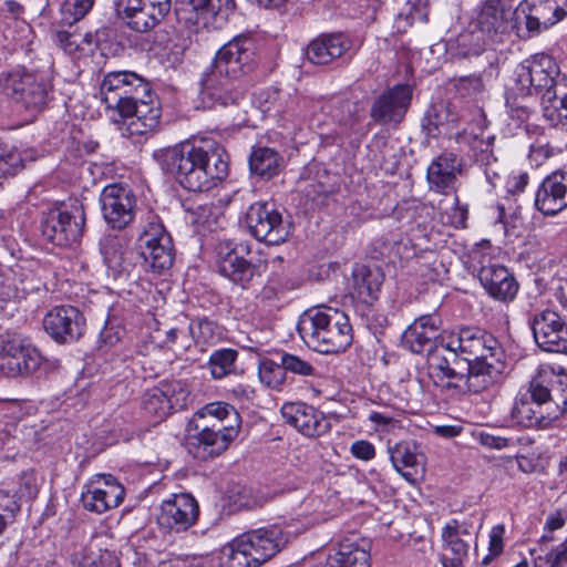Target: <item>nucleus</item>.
Returning a JSON list of instances; mask_svg holds the SVG:
<instances>
[{
	"mask_svg": "<svg viewBox=\"0 0 567 567\" xmlns=\"http://www.w3.org/2000/svg\"><path fill=\"white\" fill-rule=\"evenodd\" d=\"M213 63L245 80L258 65L256 40L246 33L234 37L216 52Z\"/></svg>",
	"mask_w": 567,
	"mask_h": 567,
	"instance_id": "nucleus-15",
	"label": "nucleus"
},
{
	"mask_svg": "<svg viewBox=\"0 0 567 567\" xmlns=\"http://www.w3.org/2000/svg\"><path fill=\"white\" fill-rule=\"evenodd\" d=\"M189 395L190 391L182 380L162 381L145 390L141 404L145 414L161 422L173 412L184 409Z\"/></svg>",
	"mask_w": 567,
	"mask_h": 567,
	"instance_id": "nucleus-14",
	"label": "nucleus"
},
{
	"mask_svg": "<svg viewBox=\"0 0 567 567\" xmlns=\"http://www.w3.org/2000/svg\"><path fill=\"white\" fill-rule=\"evenodd\" d=\"M487 42L477 29L468 25V29L447 40L446 49L453 58L466 59L481 55Z\"/></svg>",
	"mask_w": 567,
	"mask_h": 567,
	"instance_id": "nucleus-38",
	"label": "nucleus"
},
{
	"mask_svg": "<svg viewBox=\"0 0 567 567\" xmlns=\"http://www.w3.org/2000/svg\"><path fill=\"white\" fill-rule=\"evenodd\" d=\"M351 48V41L343 33H324L307 47L306 56L316 65H326L342 56Z\"/></svg>",
	"mask_w": 567,
	"mask_h": 567,
	"instance_id": "nucleus-33",
	"label": "nucleus"
},
{
	"mask_svg": "<svg viewBox=\"0 0 567 567\" xmlns=\"http://www.w3.org/2000/svg\"><path fill=\"white\" fill-rule=\"evenodd\" d=\"M195 427L207 426L218 434L230 433L231 439L238 436L240 416L236 409L226 402H212L206 404L195 414Z\"/></svg>",
	"mask_w": 567,
	"mask_h": 567,
	"instance_id": "nucleus-28",
	"label": "nucleus"
},
{
	"mask_svg": "<svg viewBox=\"0 0 567 567\" xmlns=\"http://www.w3.org/2000/svg\"><path fill=\"white\" fill-rule=\"evenodd\" d=\"M461 120L458 109L445 101L432 103L422 120L423 131L430 137L451 136Z\"/></svg>",
	"mask_w": 567,
	"mask_h": 567,
	"instance_id": "nucleus-32",
	"label": "nucleus"
},
{
	"mask_svg": "<svg viewBox=\"0 0 567 567\" xmlns=\"http://www.w3.org/2000/svg\"><path fill=\"white\" fill-rule=\"evenodd\" d=\"M279 359H281V367L286 371L287 375L290 377H300V378H308V377H315L316 375V368L315 365L293 353L289 352H281L279 353Z\"/></svg>",
	"mask_w": 567,
	"mask_h": 567,
	"instance_id": "nucleus-52",
	"label": "nucleus"
},
{
	"mask_svg": "<svg viewBox=\"0 0 567 567\" xmlns=\"http://www.w3.org/2000/svg\"><path fill=\"white\" fill-rule=\"evenodd\" d=\"M529 324L539 349L546 352H567V322L557 311H538L534 313Z\"/></svg>",
	"mask_w": 567,
	"mask_h": 567,
	"instance_id": "nucleus-20",
	"label": "nucleus"
},
{
	"mask_svg": "<svg viewBox=\"0 0 567 567\" xmlns=\"http://www.w3.org/2000/svg\"><path fill=\"white\" fill-rule=\"evenodd\" d=\"M189 333L196 342L208 343L218 334V327L208 318H197L189 323Z\"/></svg>",
	"mask_w": 567,
	"mask_h": 567,
	"instance_id": "nucleus-56",
	"label": "nucleus"
},
{
	"mask_svg": "<svg viewBox=\"0 0 567 567\" xmlns=\"http://www.w3.org/2000/svg\"><path fill=\"white\" fill-rule=\"evenodd\" d=\"M198 431L193 436V445L197 449L196 456L206 458L214 457L226 451L229 444L234 441L231 439L233 431L230 433L218 434L214 430H209L207 426L196 427Z\"/></svg>",
	"mask_w": 567,
	"mask_h": 567,
	"instance_id": "nucleus-39",
	"label": "nucleus"
},
{
	"mask_svg": "<svg viewBox=\"0 0 567 567\" xmlns=\"http://www.w3.org/2000/svg\"><path fill=\"white\" fill-rule=\"evenodd\" d=\"M52 92L53 84L42 72L17 66L0 73V94L23 112L28 121L48 106Z\"/></svg>",
	"mask_w": 567,
	"mask_h": 567,
	"instance_id": "nucleus-4",
	"label": "nucleus"
},
{
	"mask_svg": "<svg viewBox=\"0 0 567 567\" xmlns=\"http://www.w3.org/2000/svg\"><path fill=\"white\" fill-rule=\"evenodd\" d=\"M461 167V161L454 153L439 155L427 168L426 177L430 189L441 194L454 190Z\"/></svg>",
	"mask_w": 567,
	"mask_h": 567,
	"instance_id": "nucleus-34",
	"label": "nucleus"
},
{
	"mask_svg": "<svg viewBox=\"0 0 567 567\" xmlns=\"http://www.w3.org/2000/svg\"><path fill=\"white\" fill-rule=\"evenodd\" d=\"M537 389H542L544 402L548 409L558 410L557 421L567 412V374L557 375L545 383L542 379L532 380Z\"/></svg>",
	"mask_w": 567,
	"mask_h": 567,
	"instance_id": "nucleus-41",
	"label": "nucleus"
},
{
	"mask_svg": "<svg viewBox=\"0 0 567 567\" xmlns=\"http://www.w3.org/2000/svg\"><path fill=\"white\" fill-rule=\"evenodd\" d=\"M246 81L225 73L218 65L210 63L202 73L199 91L197 94V107L214 109L239 105L245 99Z\"/></svg>",
	"mask_w": 567,
	"mask_h": 567,
	"instance_id": "nucleus-5",
	"label": "nucleus"
},
{
	"mask_svg": "<svg viewBox=\"0 0 567 567\" xmlns=\"http://www.w3.org/2000/svg\"><path fill=\"white\" fill-rule=\"evenodd\" d=\"M238 351L230 348H223L210 353L208 369L214 379H223L236 371Z\"/></svg>",
	"mask_w": 567,
	"mask_h": 567,
	"instance_id": "nucleus-47",
	"label": "nucleus"
},
{
	"mask_svg": "<svg viewBox=\"0 0 567 567\" xmlns=\"http://www.w3.org/2000/svg\"><path fill=\"white\" fill-rule=\"evenodd\" d=\"M395 471L410 483H416L424 473V457L415 441H401L389 447Z\"/></svg>",
	"mask_w": 567,
	"mask_h": 567,
	"instance_id": "nucleus-31",
	"label": "nucleus"
},
{
	"mask_svg": "<svg viewBox=\"0 0 567 567\" xmlns=\"http://www.w3.org/2000/svg\"><path fill=\"white\" fill-rule=\"evenodd\" d=\"M441 538L443 547L453 555L450 559V566L462 567L474 539L472 533L465 525L460 524L456 519H451L443 527Z\"/></svg>",
	"mask_w": 567,
	"mask_h": 567,
	"instance_id": "nucleus-36",
	"label": "nucleus"
},
{
	"mask_svg": "<svg viewBox=\"0 0 567 567\" xmlns=\"http://www.w3.org/2000/svg\"><path fill=\"white\" fill-rule=\"evenodd\" d=\"M153 157L165 174L190 192H208L229 174V155L212 137L157 150Z\"/></svg>",
	"mask_w": 567,
	"mask_h": 567,
	"instance_id": "nucleus-1",
	"label": "nucleus"
},
{
	"mask_svg": "<svg viewBox=\"0 0 567 567\" xmlns=\"http://www.w3.org/2000/svg\"><path fill=\"white\" fill-rule=\"evenodd\" d=\"M477 439L482 445L495 450H503L509 444L507 437L493 435L487 432H480Z\"/></svg>",
	"mask_w": 567,
	"mask_h": 567,
	"instance_id": "nucleus-64",
	"label": "nucleus"
},
{
	"mask_svg": "<svg viewBox=\"0 0 567 567\" xmlns=\"http://www.w3.org/2000/svg\"><path fill=\"white\" fill-rule=\"evenodd\" d=\"M95 0H65L60 9L61 23L73 25L84 18L92 9Z\"/></svg>",
	"mask_w": 567,
	"mask_h": 567,
	"instance_id": "nucleus-53",
	"label": "nucleus"
},
{
	"mask_svg": "<svg viewBox=\"0 0 567 567\" xmlns=\"http://www.w3.org/2000/svg\"><path fill=\"white\" fill-rule=\"evenodd\" d=\"M219 567H259L243 535L225 545L218 556Z\"/></svg>",
	"mask_w": 567,
	"mask_h": 567,
	"instance_id": "nucleus-40",
	"label": "nucleus"
},
{
	"mask_svg": "<svg viewBox=\"0 0 567 567\" xmlns=\"http://www.w3.org/2000/svg\"><path fill=\"white\" fill-rule=\"evenodd\" d=\"M17 494H11L10 491L0 488V509L6 512L11 520L14 519L16 514L20 511Z\"/></svg>",
	"mask_w": 567,
	"mask_h": 567,
	"instance_id": "nucleus-61",
	"label": "nucleus"
},
{
	"mask_svg": "<svg viewBox=\"0 0 567 567\" xmlns=\"http://www.w3.org/2000/svg\"><path fill=\"white\" fill-rule=\"evenodd\" d=\"M514 12V30L519 38H532L545 30L540 19L536 20L535 13L525 3H520Z\"/></svg>",
	"mask_w": 567,
	"mask_h": 567,
	"instance_id": "nucleus-48",
	"label": "nucleus"
},
{
	"mask_svg": "<svg viewBox=\"0 0 567 567\" xmlns=\"http://www.w3.org/2000/svg\"><path fill=\"white\" fill-rule=\"evenodd\" d=\"M100 250L107 270L114 279L128 276L134 269L135 252L126 240L116 235H106L100 241Z\"/></svg>",
	"mask_w": 567,
	"mask_h": 567,
	"instance_id": "nucleus-29",
	"label": "nucleus"
},
{
	"mask_svg": "<svg viewBox=\"0 0 567 567\" xmlns=\"http://www.w3.org/2000/svg\"><path fill=\"white\" fill-rule=\"evenodd\" d=\"M350 452L355 458L365 462L371 461L375 456L374 445L367 440L354 441L351 444Z\"/></svg>",
	"mask_w": 567,
	"mask_h": 567,
	"instance_id": "nucleus-62",
	"label": "nucleus"
},
{
	"mask_svg": "<svg viewBox=\"0 0 567 567\" xmlns=\"http://www.w3.org/2000/svg\"><path fill=\"white\" fill-rule=\"evenodd\" d=\"M245 221L250 235L267 245H280L290 235V224L284 220L272 203H252L246 212Z\"/></svg>",
	"mask_w": 567,
	"mask_h": 567,
	"instance_id": "nucleus-12",
	"label": "nucleus"
},
{
	"mask_svg": "<svg viewBox=\"0 0 567 567\" xmlns=\"http://www.w3.org/2000/svg\"><path fill=\"white\" fill-rule=\"evenodd\" d=\"M297 330L308 348L323 354L343 352L353 340L349 317L331 307L306 310L299 317Z\"/></svg>",
	"mask_w": 567,
	"mask_h": 567,
	"instance_id": "nucleus-2",
	"label": "nucleus"
},
{
	"mask_svg": "<svg viewBox=\"0 0 567 567\" xmlns=\"http://www.w3.org/2000/svg\"><path fill=\"white\" fill-rule=\"evenodd\" d=\"M124 334L125 328L122 319L115 316H109L100 332L99 343L105 347H113L122 340Z\"/></svg>",
	"mask_w": 567,
	"mask_h": 567,
	"instance_id": "nucleus-55",
	"label": "nucleus"
},
{
	"mask_svg": "<svg viewBox=\"0 0 567 567\" xmlns=\"http://www.w3.org/2000/svg\"><path fill=\"white\" fill-rule=\"evenodd\" d=\"M162 116L161 103L150 87L145 96L136 101L131 106V110L124 112L122 118H130L128 130L133 135H145L154 132L158 125Z\"/></svg>",
	"mask_w": 567,
	"mask_h": 567,
	"instance_id": "nucleus-27",
	"label": "nucleus"
},
{
	"mask_svg": "<svg viewBox=\"0 0 567 567\" xmlns=\"http://www.w3.org/2000/svg\"><path fill=\"white\" fill-rule=\"evenodd\" d=\"M412 101L409 84H395L378 95L370 107V117L374 124H399L403 121Z\"/></svg>",
	"mask_w": 567,
	"mask_h": 567,
	"instance_id": "nucleus-22",
	"label": "nucleus"
},
{
	"mask_svg": "<svg viewBox=\"0 0 567 567\" xmlns=\"http://www.w3.org/2000/svg\"><path fill=\"white\" fill-rule=\"evenodd\" d=\"M123 485L111 474H96L81 494L83 507L90 512L102 514L117 507L124 499Z\"/></svg>",
	"mask_w": 567,
	"mask_h": 567,
	"instance_id": "nucleus-21",
	"label": "nucleus"
},
{
	"mask_svg": "<svg viewBox=\"0 0 567 567\" xmlns=\"http://www.w3.org/2000/svg\"><path fill=\"white\" fill-rule=\"evenodd\" d=\"M281 162V156L274 148L256 147L249 156V168L251 173L269 179L279 173Z\"/></svg>",
	"mask_w": 567,
	"mask_h": 567,
	"instance_id": "nucleus-43",
	"label": "nucleus"
},
{
	"mask_svg": "<svg viewBox=\"0 0 567 567\" xmlns=\"http://www.w3.org/2000/svg\"><path fill=\"white\" fill-rule=\"evenodd\" d=\"M243 536L259 566L281 551L288 543L287 534L277 524L251 529Z\"/></svg>",
	"mask_w": 567,
	"mask_h": 567,
	"instance_id": "nucleus-26",
	"label": "nucleus"
},
{
	"mask_svg": "<svg viewBox=\"0 0 567 567\" xmlns=\"http://www.w3.org/2000/svg\"><path fill=\"white\" fill-rule=\"evenodd\" d=\"M38 492L39 484L35 472L33 470L22 472L19 477V487L16 491L18 499H33Z\"/></svg>",
	"mask_w": 567,
	"mask_h": 567,
	"instance_id": "nucleus-58",
	"label": "nucleus"
},
{
	"mask_svg": "<svg viewBox=\"0 0 567 567\" xmlns=\"http://www.w3.org/2000/svg\"><path fill=\"white\" fill-rule=\"evenodd\" d=\"M71 563L73 567H120L116 553L109 549H100L96 553L82 548L72 554Z\"/></svg>",
	"mask_w": 567,
	"mask_h": 567,
	"instance_id": "nucleus-44",
	"label": "nucleus"
},
{
	"mask_svg": "<svg viewBox=\"0 0 567 567\" xmlns=\"http://www.w3.org/2000/svg\"><path fill=\"white\" fill-rule=\"evenodd\" d=\"M217 270L235 285L247 289L254 279L260 277V266L239 255L231 244H220L217 251Z\"/></svg>",
	"mask_w": 567,
	"mask_h": 567,
	"instance_id": "nucleus-24",
	"label": "nucleus"
},
{
	"mask_svg": "<svg viewBox=\"0 0 567 567\" xmlns=\"http://www.w3.org/2000/svg\"><path fill=\"white\" fill-rule=\"evenodd\" d=\"M37 156V151L32 148H11L4 151L0 155V174L3 176H14L24 167L27 161L32 162Z\"/></svg>",
	"mask_w": 567,
	"mask_h": 567,
	"instance_id": "nucleus-49",
	"label": "nucleus"
},
{
	"mask_svg": "<svg viewBox=\"0 0 567 567\" xmlns=\"http://www.w3.org/2000/svg\"><path fill=\"white\" fill-rule=\"evenodd\" d=\"M478 279L489 297L497 301H513L518 292L519 286L514 275L502 265H483Z\"/></svg>",
	"mask_w": 567,
	"mask_h": 567,
	"instance_id": "nucleus-30",
	"label": "nucleus"
},
{
	"mask_svg": "<svg viewBox=\"0 0 567 567\" xmlns=\"http://www.w3.org/2000/svg\"><path fill=\"white\" fill-rule=\"evenodd\" d=\"M524 3L535 13L536 20L540 19L544 29L559 22L567 14L557 0H526Z\"/></svg>",
	"mask_w": 567,
	"mask_h": 567,
	"instance_id": "nucleus-46",
	"label": "nucleus"
},
{
	"mask_svg": "<svg viewBox=\"0 0 567 567\" xmlns=\"http://www.w3.org/2000/svg\"><path fill=\"white\" fill-rule=\"evenodd\" d=\"M285 422L308 437H318L328 433L331 422L326 414L305 402H289L281 408Z\"/></svg>",
	"mask_w": 567,
	"mask_h": 567,
	"instance_id": "nucleus-23",
	"label": "nucleus"
},
{
	"mask_svg": "<svg viewBox=\"0 0 567 567\" xmlns=\"http://www.w3.org/2000/svg\"><path fill=\"white\" fill-rule=\"evenodd\" d=\"M451 339L452 344L474 363V375L477 377L472 383L475 386L495 385L502 380L506 369L505 352L492 333L478 327H463Z\"/></svg>",
	"mask_w": 567,
	"mask_h": 567,
	"instance_id": "nucleus-3",
	"label": "nucleus"
},
{
	"mask_svg": "<svg viewBox=\"0 0 567 567\" xmlns=\"http://www.w3.org/2000/svg\"><path fill=\"white\" fill-rule=\"evenodd\" d=\"M172 0H148L140 9L123 13L121 19L137 32H147L154 28L171 11Z\"/></svg>",
	"mask_w": 567,
	"mask_h": 567,
	"instance_id": "nucleus-37",
	"label": "nucleus"
},
{
	"mask_svg": "<svg viewBox=\"0 0 567 567\" xmlns=\"http://www.w3.org/2000/svg\"><path fill=\"white\" fill-rule=\"evenodd\" d=\"M198 516L199 506L190 493L172 494L161 504L157 524L166 532L182 533L194 526Z\"/></svg>",
	"mask_w": 567,
	"mask_h": 567,
	"instance_id": "nucleus-19",
	"label": "nucleus"
},
{
	"mask_svg": "<svg viewBox=\"0 0 567 567\" xmlns=\"http://www.w3.org/2000/svg\"><path fill=\"white\" fill-rule=\"evenodd\" d=\"M195 215V223L206 225L216 224L219 218V209L212 203L199 204L189 209Z\"/></svg>",
	"mask_w": 567,
	"mask_h": 567,
	"instance_id": "nucleus-59",
	"label": "nucleus"
},
{
	"mask_svg": "<svg viewBox=\"0 0 567 567\" xmlns=\"http://www.w3.org/2000/svg\"><path fill=\"white\" fill-rule=\"evenodd\" d=\"M47 334L59 344L79 341L86 331L84 315L73 306H56L49 310L42 320Z\"/></svg>",
	"mask_w": 567,
	"mask_h": 567,
	"instance_id": "nucleus-17",
	"label": "nucleus"
},
{
	"mask_svg": "<svg viewBox=\"0 0 567 567\" xmlns=\"http://www.w3.org/2000/svg\"><path fill=\"white\" fill-rule=\"evenodd\" d=\"M534 207L545 216H555L567 208V171H554L540 182Z\"/></svg>",
	"mask_w": 567,
	"mask_h": 567,
	"instance_id": "nucleus-25",
	"label": "nucleus"
},
{
	"mask_svg": "<svg viewBox=\"0 0 567 567\" xmlns=\"http://www.w3.org/2000/svg\"><path fill=\"white\" fill-rule=\"evenodd\" d=\"M567 566V538L544 556L534 559V567H565Z\"/></svg>",
	"mask_w": 567,
	"mask_h": 567,
	"instance_id": "nucleus-57",
	"label": "nucleus"
},
{
	"mask_svg": "<svg viewBox=\"0 0 567 567\" xmlns=\"http://www.w3.org/2000/svg\"><path fill=\"white\" fill-rule=\"evenodd\" d=\"M257 101L262 113L280 115L285 111L287 94L277 87H267L258 93Z\"/></svg>",
	"mask_w": 567,
	"mask_h": 567,
	"instance_id": "nucleus-51",
	"label": "nucleus"
},
{
	"mask_svg": "<svg viewBox=\"0 0 567 567\" xmlns=\"http://www.w3.org/2000/svg\"><path fill=\"white\" fill-rule=\"evenodd\" d=\"M435 338L433 333L417 328V324H410L402 336V344L411 352L421 354L433 349Z\"/></svg>",
	"mask_w": 567,
	"mask_h": 567,
	"instance_id": "nucleus-50",
	"label": "nucleus"
},
{
	"mask_svg": "<svg viewBox=\"0 0 567 567\" xmlns=\"http://www.w3.org/2000/svg\"><path fill=\"white\" fill-rule=\"evenodd\" d=\"M548 103L543 106V114L554 127L567 132V84H559L547 93Z\"/></svg>",
	"mask_w": 567,
	"mask_h": 567,
	"instance_id": "nucleus-42",
	"label": "nucleus"
},
{
	"mask_svg": "<svg viewBox=\"0 0 567 567\" xmlns=\"http://www.w3.org/2000/svg\"><path fill=\"white\" fill-rule=\"evenodd\" d=\"M352 297L364 305H372L381 293L384 274L379 267L359 265L352 271Z\"/></svg>",
	"mask_w": 567,
	"mask_h": 567,
	"instance_id": "nucleus-35",
	"label": "nucleus"
},
{
	"mask_svg": "<svg viewBox=\"0 0 567 567\" xmlns=\"http://www.w3.org/2000/svg\"><path fill=\"white\" fill-rule=\"evenodd\" d=\"M450 223L455 228H465L468 218L467 205H460L458 197H455V206L452 208L449 216Z\"/></svg>",
	"mask_w": 567,
	"mask_h": 567,
	"instance_id": "nucleus-63",
	"label": "nucleus"
},
{
	"mask_svg": "<svg viewBox=\"0 0 567 567\" xmlns=\"http://www.w3.org/2000/svg\"><path fill=\"white\" fill-rule=\"evenodd\" d=\"M258 375L261 383L276 391H281L285 385H291L295 382L292 377L286 374L281 367V359L279 361L261 360L258 367Z\"/></svg>",
	"mask_w": 567,
	"mask_h": 567,
	"instance_id": "nucleus-45",
	"label": "nucleus"
},
{
	"mask_svg": "<svg viewBox=\"0 0 567 567\" xmlns=\"http://www.w3.org/2000/svg\"><path fill=\"white\" fill-rule=\"evenodd\" d=\"M544 394L542 389H537L530 381L527 391L520 393L514 402L511 411L512 421L525 429H551L557 421L558 410L546 406Z\"/></svg>",
	"mask_w": 567,
	"mask_h": 567,
	"instance_id": "nucleus-16",
	"label": "nucleus"
},
{
	"mask_svg": "<svg viewBox=\"0 0 567 567\" xmlns=\"http://www.w3.org/2000/svg\"><path fill=\"white\" fill-rule=\"evenodd\" d=\"M514 6L512 0H483L470 22L491 43L503 42L514 30Z\"/></svg>",
	"mask_w": 567,
	"mask_h": 567,
	"instance_id": "nucleus-13",
	"label": "nucleus"
},
{
	"mask_svg": "<svg viewBox=\"0 0 567 567\" xmlns=\"http://www.w3.org/2000/svg\"><path fill=\"white\" fill-rule=\"evenodd\" d=\"M456 90L462 95H471L473 93L480 92L483 83L480 75L471 74L467 76H462L457 80Z\"/></svg>",
	"mask_w": 567,
	"mask_h": 567,
	"instance_id": "nucleus-60",
	"label": "nucleus"
},
{
	"mask_svg": "<svg viewBox=\"0 0 567 567\" xmlns=\"http://www.w3.org/2000/svg\"><path fill=\"white\" fill-rule=\"evenodd\" d=\"M100 203L103 218L113 229H124L135 218L136 197L126 185H106L100 195Z\"/></svg>",
	"mask_w": 567,
	"mask_h": 567,
	"instance_id": "nucleus-18",
	"label": "nucleus"
},
{
	"mask_svg": "<svg viewBox=\"0 0 567 567\" xmlns=\"http://www.w3.org/2000/svg\"><path fill=\"white\" fill-rule=\"evenodd\" d=\"M85 225L83 205L74 200L70 205L49 210L42 218L43 237L58 247H70L80 241Z\"/></svg>",
	"mask_w": 567,
	"mask_h": 567,
	"instance_id": "nucleus-8",
	"label": "nucleus"
},
{
	"mask_svg": "<svg viewBox=\"0 0 567 567\" xmlns=\"http://www.w3.org/2000/svg\"><path fill=\"white\" fill-rule=\"evenodd\" d=\"M190 10L198 13H210L214 16H228L235 9L234 0H182Z\"/></svg>",
	"mask_w": 567,
	"mask_h": 567,
	"instance_id": "nucleus-54",
	"label": "nucleus"
},
{
	"mask_svg": "<svg viewBox=\"0 0 567 567\" xmlns=\"http://www.w3.org/2000/svg\"><path fill=\"white\" fill-rule=\"evenodd\" d=\"M150 87L151 84L135 72L112 71L101 82L100 97L107 110L116 111L122 116L145 96Z\"/></svg>",
	"mask_w": 567,
	"mask_h": 567,
	"instance_id": "nucleus-7",
	"label": "nucleus"
},
{
	"mask_svg": "<svg viewBox=\"0 0 567 567\" xmlns=\"http://www.w3.org/2000/svg\"><path fill=\"white\" fill-rule=\"evenodd\" d=\"M430 368L434 371L437 381L445 382L446 388H458L462 382L470 393H481L493 384H480L475 386L472 380L474 363L452 344V339L445 346L436 348L430 355Z\"/></svg>",
	"mask_w": 567,
	"mask_h": 567,
	"instance_id": "nucleus-6",
	"label": "nucleus"
},
{
	"mask_svg": "<svg viewBox=\"0 0 567 567\" xmlns=\"http://www.w3.org/2000/svg\"><path fill=\"white\" fill-rule=\"evenodd\" d=\"M515 74L522 93L530 94L533 90L544 91L543 106L548 103V91H554L559 84H565L556 80L559 74L558 65L550 55L545 53H538L524 60L516 68Z\"/></svg>",
	"mask_w": 567,
	"mask_h": 567,
	"instance_id": "nucleus-11",
	"label": "nucleus"
},
{
	"mask_svg": "<svg viewBox=\"0 0 567 567\" xmlns=\"http://www.w3.org/2000/svg\"><path fill=\"white\" fill-rule=\"evenodd\" d=\"M137 249L146 270L162 274L174 262L175 250L172 237L157 217H152L143 226L137 237Z\"/></svg>",
	"mask_w": 567,
	"mask_h": 567,
	"instance_id": "nucleus-10",
	"label": "nucleus"
},
{
	"mask_svg": "<svg viewBox=\"0 0 567 567\" xmlns=\"http://www.w3.org/2000/svg\"><path fill=\"white\" fill-rule=\"evenodd\" d=\"M42 364V355L13 330L0 332V371L9 378L28 377Z\"/></svg>",
	"mask_w": 567,
	"mask_h": 567,
	"instance_id": "nucleus-9",
	"label": "nucleus"
}]
</instances>
